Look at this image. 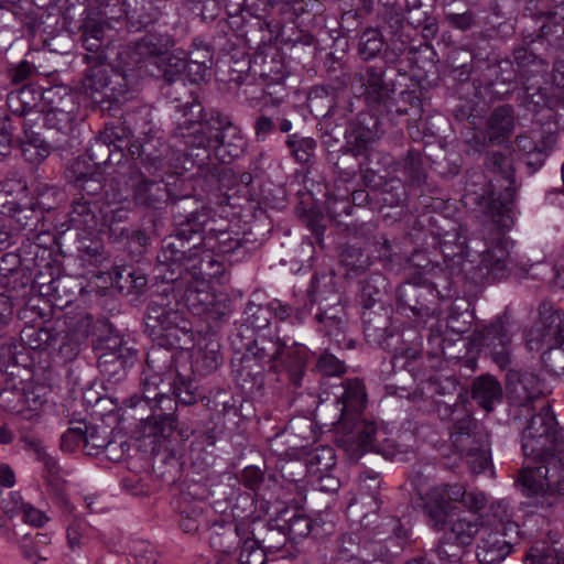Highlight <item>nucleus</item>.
Returning <instances> with one entry per match:
<instances>
[{
  "mask_svg": "<svg viewBox=\"0 0 564 564\" xmlns=\"http://www.w3.org/2000/svg\"><path fill=\"white\" fill-rule=\"evenodd\" d=\"M523 455L534 466L518 471L516 485L538 511H551L564 498V429L550 403L530 414L521 434Z\"/></svg>",
  "mask_w": 564,
  "mask_h": 564,
  "instance_id": "obj_1",
  "label": "nucleus"
},
{
  "mask_svg": "<svg viewBox=\"0 0 564 564\" xmlns=\"http://www.w3.org/2000/svg\"><path fill=\"white\" fill-rule=\"evenodd\" d=\"M180 117L173 130L175 145H184L182 169L197 167L200 174L216 177L219 167L213 155L224 164L245 153L247 142L230 116L218 109H206L197 98L176 107Z\"/></svg>",
  "mask_w": 564,
  "mask_h": 564,
  "instance_id": "obj_2",
  "label": "nucleus"
},
{
  "mask_svg": "<svg viewBox=\"0 0 564 564\" xmlns=\"http://www.w3.org/2000/svg\"><path fill=\"white\" fill-rule=\"evenodd\" d=\"M436 412L442 421L452 423L451 444L456 453L467 458L473 474L485 471L491 464L489 436L470 411L460 402L451 404L437 400Z\"/></svg>",
  "mask_w": 564,
  "mask_h": 564,
  "instance_id": "obj_3",
  "label": "nucleus"
},
{
  "mask_svg": "<svg viewBox=\"0 0 564 564\" xmlns=\"http://www.w3.org/2000/svg\"><path fill=\"white\" fill-rule=\"evenodd\" d=\"M286 343L275 330L269 329L256 333L248 354L269 364L270 369L280 376L281 381H288L294 388L302 386L306 369V354L296 341L284 351Z\"/></svg>",
  "mask_w": 564,
  "mask_h": 564,
  "instance_id": "obj_4",
  "label": "nucleus"
},
{
  "mask_svg": "<svg viewBox=\"0 0 564 564\" xmlns=\"http://www.w3.org/2000/svg\"><path fill=\"white\" fill-rule=\"evenodd\" d=\"M486 166L495 176L489 181L488 210L491 214L494 223L508 228L511 221L510 212L516 197L514 169L512 159L509 154L501 152H491L487 155ZM484 192L480 195L465 194V199H471L481 205L485 199Z\"/></svg>",
  "mask_w": 564,
  "mask_h": 564,
  "instance_id": "obj_5",
  "label": "nucleus"
},
{
  "mask_svg": "<svg viewBox=\"0 0 564 564\" xmlns=\"http://www.w3.org/2000/svg\"><path fill=\"white\" fill-rule=\"evenodd\" d=\"M203 247H208V245L174 229L162 240L156 256L155 271L158 278L165 283L163 293L169 290L182 291L184 273Z\"/></svg>",
  "mask_w": 564,
  "mask_h": 564,
  "instance_id": "obj_6",
  "label": "nucleus"
},
{
  "mask_svg": "<svg viewBox=\"0 0 564 564\" xmlns=\"http://www.w3.org/2000/svg\"><path fill=\"white\" fill-rule=\"evenodd\" d=\"M84 59L89 64L82 79V89L87 97L108 111L128 99L127 75L107 63L106 55H85Z\"/></svg>",
  "mask_w": 564,
  "mask_h": 564,
  "instance_id": "obj_7",
  "label": "nucleus"
},
{
  "mask_svg": "<svg viewBox=\"0 0 564 564\" xmlns=\"http://www.w3.org/2000/svg\"><path fill=\"white\" fill-rule=\"evenodd\" d=\"M455 242L459 251L457 253L469 254L471 251L480 254V261L477 265L479 275L488 282L499 281L510 274V257L508 250V240L501 232H497L491 239L490 245L485 242L486 249L480 250V240L467 239L466 230L462 227L455 234Z\"/></svg>",
  "mask_w": 564,
  "mask_h": 564,
  "instance_id": "obj_8",
  "label": "nucleus"
},
{
  "mask_svg": "<svg viewBox=\"0 0 564 564\" xmlns=\"http://www.w3.org/2000/svg\"><path fill=\"white\" fill-rule=\"evenodd\" d=\"M307 107L311 113L321 119L322 135L338 141L341 127L349 121L348 115L352 112L351 102L334 88L317 86L308 94Z\"/></svg>",
  "mask_w": 564,
  "mask_h": 564,
  "instance_id": "obj_9",
  "label": "nucleus"
},
{
  "mask_svg": "<svg viewBox=\"0 0 564 564\" xmlns=\"http://www.w3.org/2000/svg\"><path fill=\"white\" fill-rule=\"evenodd\" d=\"M473 345L488 354L501 369H507L512 361V321L503 313L496 316L482 328L473 333Z\"/></svg>",
  "mask_w": 564,
  "mask_h": 564,
  "instance_id": "obj_10",
  "label": "nucleus"
},
{
  "mask_svg": "<svg viewBox=\"0 0 564 564\" xmlns=\"http://www.w3.org/2000/svg\"><path fill=\"white\" fill-rule=\"evenodd\" d=\"M182 200H184L183 205L175 204L176 210L172 216L173 229L209 245L216 232V209L206 204L192 207L189 197H178V202Z\"/></svg>",
  "mask_w": 564,
  "mask_h": 564,
  "instance_id": "obj_11",
  "label": "nucleus"
},
{
  "mask_svg": "<svg viewBox=\"0 0 564 564\" xmlns=\"http://www.w3.org/2000/svg\"><path fill=\"white\" fill-rule=\"evenodd\" d=\"M481 525V519L475 514L459 513L455 517L453 512L436 549L438 556L446 560L458 557L465 547L473 544Z\"/></svg>",
  "mask_w": 564,
  "mask_h": 564,
  "instance_id": "obj_12",
  "label": "nucleus"
},
{
  "mask_svg": "<svg viewBox=\"0 0 564 564\" xmlns=\"http://www.w3.org/2000/svg\"><path fill=\"white\" fill-rule=\"evenodd\" d=\"M130 187L132 202L138 208L160 210L169 202L178 203V196L172 191L170 182L141 170H137L134 175L130 176Z\"/></svg>",
  "mask_w": 564,
  "mask_h": 564,
  "instance_id": "obj_13",
  "label": "nucleus"
},
{
  "mask_svg": "<svg viewBox=\"0 0 564 564\" xmlns=\"http://www.w3.org/2000/svg\"><path fill=\"white\" fill-rule=\"evenodd\" d=\"M505 386L510 406L516 411L524 410L527 414L536 410L535 403L544 395L541 380L530 372L508 370Z\"/></svg>",
  "mask_w": 564,
  "mask_h": 564,
  "instance_id": "obj_14",
  "label": "nucleus"
},
{
  "mask_svg": "<svg viewBox=\"0 0 564 564\" xmlns=\"http://www.w3.org/2000/svg\"><path fill=\"white\" fill-rule=\"evenodd\" d=\"M538 317L530 332L528 346L530 350H539L564 336V311L552 301L543 300L538 305Z\"/></svg>",
  "mask_w": 564,
  "mask_h": 564,
  "instance_id": "obj_15",
  "label": "nucleus"
},
{
  "mask_svg": "<svg viewBox=\"0 0 564 564\" xmlns=\"http://www.w3.org/2000/svg\"><path fill=\"white\" fill-rule=\"evenodd\" d=\"M175 44L176 41L171 34L152 29L141 37L130 41L124 48V55L129 64L142 67L149 61L167 55Z\"/></svg>",
  "mask_w": 564,
  "mask_h": 564,
  "instance_id": "obj_16",
  "label": "nucleus"
},
{
  "mask_svg": "<svg viewBox=\"0 0 564 564\" xmlns=\"http://www.w3.org/2000/svg\"><path fill=\"white\" fill-rule=\"evenodd\" d=\"M435 290L427 283L404 282L397 290L398 310L408 317L424 321L433 314Z\"/></svg>",
  "mask_w": 564,
  "mask_h": 564,
  "instance_id": "obj_17",
  "label": "nucleus"
},
{
  "mask_svg": "<svg viewBox=\"0 0 564 564\" xmlns=\"http://www.w3.org/2000/svg\"><path fill=\"white\" fill-rule=\"evenodd\" d=\"M465 492L466 489L460 484H444L431 491L425 510L429 523L433 529L437 531L445 529L447 519L456 510L453 502L462 503Z\"/></svg>",
  "mask_w": 564,
  "mask_h": 564,
  "instance_id": "obj_18",
  "label": "nucleus"
},
{
  "mask_svg": "<svg viewBox=\"0 0 564 564\" xmlns=\"http://www.w3.org/2000/svg\"><path fill=\"white\" fill-rule=\"evenodd\" d=\"M394 70L382 64L368 66L364 73L356 75L361 83L367 104L373 109H380V106L395 94V84L392 78Z\"/></svg>",
  "mask_w": 564,
  "mask_h": 564,
  "instance_id": "obj_19",
  "label": "nucleus"
},
{
  "mask_svg": "<svg viewBox=\"0 0 564 564\" xmlns=\"http://www.w3.org/2000/svg\"><path fill=\"white\" fill-rule=\"evenodd\" d=\"M217 254L207 247H203L198 254L195 257V260L191 262V265L184 273V286L185 289V301L187 306H195V301L203 303V299L200 295L207 297V293H202L197 290L192 289L188 284L189 281L187 276H191L192 280L206 281L208 279H215L220 276L225 272L224 263L217 259Z\"/></svg>",
  "mask_w": 564,
  "mask_h": 564,
  "instance_id": "obj_20",
  "label": "nucleus"
},
{
  "mask_svg": "<svg viewBox=\"0 0 564 564\" xmlns=\"http://www.w3.org/2000/svg\"><path fill=\"white\" fill-rule=\"evenodd\" d=\"M521 542L519 524H511L506 531H492L477 545L476 557L480 564H499Z\"/></svg>",
  "mask_w": 564,
  "mask_h": 564,
  "instance_id": "obj_21",
  "label": "nucleus"
},
{
  "mask_svg": "<svg viewBox=\"0 0 564 564\" xmlns=\"http://www.w3.org/2000/svg\"><path fill=\"white\" fill-rule=\"evenodd\" d=\"M308 294L312 302L318 303L319 312L315 316L316 321L337 319V323H343V319H346L341 294L335 290L332 278L314 275Z\"/></svg>",
  "mask_w": 564,
  "mask_h": 564,
  "instance_id": "obj_22",
  "label": "nucleus"
},
{
  "mask_svg": "<svg viewBox=\"0 0 564 564\" xmlns=\"http://www.w3.org/2000/svg\"><path fill=\"white\" fill-rule=\"evenodd\" d=\"M78 112L77 97L72 93H65L58 100H51L44 115V126L50 132L67 139L74 132Z\"/></svg>",
  "mask_w": 564,
  "mask_h": 564,
  "instance_id": "obj_23",
  "label": "nucleus"
},
{
  "mask_svg": "<svg viewBox=\"0 0 564 564\" xmlns=\"http://www.w3.org/2000/svg\"><path fill=\"white\" fill-rule=\"evenodd\" d=\"M514 143L520 152L519 160L529 175L538 172L552 152L556 135L553 132L517 135Z\"/></svg>",
  "mask_w": 564,
  "mask_h": 564,
  "instance_id": "obj_24",
  "label": "nucleus"
},
{
  "mask_svg": "<svg viewBox=\"0 0 564 564\" xmlns=\"http://www.w3.org/2000/svg\"><path fill=\"white\" fill-rule=\"evenodd\" d=\"M132 138V130L124 122L120 120L108 122L88 149L89 159L91 161H101L102 156L97 155L96 152H106L112 149L118 155V162H120L124 155L123 151L127 150L129 152V147L134 141Z\"/></svg>",
  "mask_w": 564,
  "mask_h": 564,
  "instance_id": "obj_25",
  "label": "nucleus"
},
{
  "mask_svg": "<svg viewBox=\"0 0 564 564\" xmlns=\"http://www.w3.org/2000/svg\"><path fill=\"white\" fill-rule=\"evenodd\" d=\"M186 315L185 304L175 302L174 306L160 301H151L147 307L144 324L150 335L158 341L169 333L174 326H177Z\"/></svg>",
  "mask_w": 564,
  "mask_h": 564,
  "instance_id": "obj_26",
  "label": "nucleus"
},
{
  "mask_svg": "<svg viewBox=\"0 0 564 564\" xmlns=\"http://www.w3.org/2000/svg\"><path fill=\"white\" fill-rule=\"evenodd\" d=\"M186 69V59L176 55H169L162 66V80L161 89L164 96L174 102H177L175 108L192 98H196L191 91L186 89L184 82V73Z\"/></svg>",
  "mask_w": 564,
  "mask_h": 564,
  "instance_id": "obj_27",
  "label": "nucleus"
},
{
  "mask_svg": "<svg viewBox=\"0 0 564 564\" xmlns=\"http://www.w3.org/2000/svg\"><path fill=\"white\" fill-rule=\"evenodd\" d=\"M176 409L177 403L172 398H163L161 403H154L150 409L151 414L140 419L143 433L167 440L177 426Z\"/></svg>",
  "mask_w": 564,
  "mask_h": 564,
  "instance_id": "obj_28",
  "label": "nucleus"
},
{
  "mask_svg": "<svg viewBox=\"0 0 564 564\" xmlns=\"http://www.w3.org/2000/svg\"><path fill=\"white\" fill-rule=\"evenodd\" d=\"M392 306H378L364 308L361 312L362 329L366 340L372 345L386 348L388 339L392 337L391 329Z\"/></svg>",
  "mask_w": 564,
  "mask_h": 564,
  "instance_id": "obj_29",
  "label": "nucleus"
},
{
  "mask_svg": "<svg viewBox=\"0 0 564 564\" xmlns=\"http://www.w3.org/2000/svg\"><path fill=\"white\" fill-rule=\"evenodd\" d=\"M33 361L30 354L13 337H7L6 330L0 332V371L8 377L32 375L30 367Z\"/></svg>",
  "mask_w": 564,
  "mask_h": 564,
  "instance_id": "obj_30",
  "label": "nucleus"
},
{
  "mask_svg": "<svg viewBox=\"0 0 564 564\" xmlns=\"http://www.w3.org/2000/svg\"><path fill=\"white\" fill-rule=\"evenodd\" d=\"M64 323L59 321L26 324L20 330V345L32 350H46L55 348L58 335L64 330Z\"/></svg>",
  "mask_w": 564,
  "mask_h": 564,
  "instance_id": "obj_31",
  "label": "nucleus"
},
{
  "mask_svg": "<svg viewBox=\"0 0 564 564\" xmlns=\"http://www.w3.org/2000/svg\"><path fill=\"white\" fill-rule=\"evenodd\" d=\"M165 145L160 138L145 135L134 140L129 147V155L133 160H139L140 164L149 175H155L160 172L165 162Z\"/></svg>",
  "mask_w": 564,
  "mask_h": 564,
  "instance_id": "obj_32",
  "label": "nucleus"
},
{
  "mask_svg": "<svg viewBox=\"0 0 564 564\" xmlns=\"http://www.w3.org/2000/svg\"><path fill=\"white\" fill-rule=\"evenodd\" d=\"M105 200H77L72 203L69 221L76 229H83L88 234L102 230L105 225Z\"/></svg>",
  "mask_w": 564,
  "mask_h": 564,
  "instance_id": "obj_33",
  "label": "nucleus"
},
{
  "mask_svg": "<svg viewBox=\"0 0 564 564\" xmlns=\"http://www.w3.org/2000/svg\"><path fill=\"white\" fill-rule=\"evenodd\" d=\"M384 435L386 432L379 430L375 422L360 420L355 424V432L349 436V441L351 447L360 454L375 452L386 456L389 454V445Z\"/></svg>",
  "mask_w": 564,
  "mask_h": 564,
  "instance_id": "obj_34",
  "label": "nucleus"
},
{
  "mask_svg": "<svg viewBox=\"0 0 564 564\" xmlns=\"http://www.w3.org/2000/svg\"><path fill=\"white\" fill-rule=\"evenodd\" d=\"M64 323V330L58 335V343L54 349L57 350L59 357L65 361L74 360L80 351V346L88 337L89 323L70 321H59Z\"/></svg>",
  "mask_w": 564,
  "mask_h": 564,
  "instance_id": "obj_35",
  "label": "nucleus"
},
{
  "mask_svg": "<svg viewBox=\"0 0 564 564\" xmlns=\"http://www.w3.org/2000/svg\"><path fill=\"white\" fill-rule=\"evenodd\" d=\"M74 186L79 191L77 200H107L108 193H104L105 176L101 172L87 173L82 163H76L72 171Z\"/></svg>",
  "mask_w": 564,
  "mask_h": 564,
  "instance_id": "obj_36",
  "label": "nucleus"
},
{
  "mask_svg": "<svg viewBox=\"0 0 564 564\" xmlns=\"http://www.w3.org/2000/svg\"><path fill=\"white\" fill-rule=\"evenodd\" d=\"M137 360L135 349H124L123 354L99 352L97 365L101 375L108 382L119 383L127 378L128 369Z\"/></svg>",
  "mask_w": 564,
  "mask_h": 564,
  "instance_id": "obj_37",
  "label": "nucleus"
},
{
  "mask_svg": "<svg viewBox=\"0 0 564 564\" xmlns=\"http://www.w3.org/2000/svg\"><path fill=\"white\" fill-rule=\"evenodd\" d=\"M364 183L371 188L376 196V205L393 207L399 205L403 199L404 186L398 178L386 180L382 176L376 177L372 173L367 172L364 175Z\"/></svg>",
  "mask_w": 564,
  "mask_h": 564,
  "instance_id": "obj_38",
  "label": "nucleus"
},
{
  "mask_svg": "<svg viewBox=\"0 0 564 564\" xmlns=\"http://www.w3.org/2000/svg\"><path fill=\"white\" fill-rule=\"evenodd\" d=\"M236 535L240 544V564H265L267 551L259 542L254 529L249 522L241 521L236 524Z\"/></svg>",
  "mask_w": 564,
  "mask_h": 564,
  "instance_id": "obj_39",
  "label": "nucleus"
},
{
  "mask_svg": "<svg viewBox=\"0 0 564 564\" xmlns=\"http://www.w3.org/2000/svg\"><path fill=\"white\" fill-rule=\"evenodd\" d=\"M471 399L486 412H492L502 402L503 389L500 381L491 375H481L471 381Z\"/></svg>",
  "mask_w": 564,
  "mask_h": 564,
  "instance_id": "obj_40",
  "label": "nucleus"
},
{
  "mask_svg": "<svg viewBox=\"0 0 564 564\" xmlns=\"http://www.w3.org/2000/svg\"><path fill=\"white\" fill-rule=\"evenodd\" d=\"M381 116H386L390 121H398L401 117L412 116L421 117L422 100L414 90H403L399 97L394 95L389 97L384 105L377 110Z\"/></svg>",
  "mask_w": 564,
  "mask_h": 564,
  "instance_id": "obj_41",
  "label": "nucleus"
},
{
  "mask_svg": "<svg viewBox=\"0 0 564 564\" xmlns=\"http://www.w3.org/2000/svg\"><path fill=\"white\" fill-rule=\"evenodd\" d=\"M164 378L145 369L141 372V394H133L123 401L126 408L134 409L139 405L151 409L154 403H161L163 398H171L160 390Z\"/></svg>",
  "mask_w": 564,
  "mask_h": 564,
  "instance_id": "obj_42",
  "label": "nucleus"
},
{
  "mask_svg": "<svg viewBox=\"0 0 564 564\" xmlns=\"http://www.w3.org/2000/svg\"><path fill=\"white\" fill-rule=\"evenodd\" d=\"M359 284L358 302L362 310L390 305L388 303L390 284L383 274L372 273L367 279L360 281Z\"/></svg>",
  "mask_w": 564,
  "mask_h": 564,
  "instance_id": "obj_43",
  "label": "nucleus"
},
{
  "mask_svg": "<svg viewBox=\"0 0 564 564\" xmlns=\"http://www.w3.org/2000/svg\"><path fill=\"white\" fill-rule=\"evenodd\" d=\"M24 139L21 140L22 156L32 164L42 163L51 153V145L33 130L35 120L28 118L23 122Z\"/></svg>",
  "mask_w": 564,
  "mask_h": 564,
  "instance_id": "obj_44",
  "label": "nucleus"
},
{
  "mask_svg": "<svg viewBox=\"0 0 564 564\" xmlns=\"http://www.w3.org/2000/svg\"><path fill=\"white\" fill-rule=\"evenodd\" d=\"M177 351L160 344L152 346L147 354L145 367L143 369L159 375L162 378L172 379L175 375V370H178L175 366Z\"/></svg>",
  "mask_w": 564,
  "mask_h": 564,
  "instance_id": "obj_45",
  "label": "nucleus"
},
{
  "mask_svg": "<svg viewBox=\"0 0 564 564\" xmlns=\"http://www.w3.org/2000/svg\"><path fill=\"white\" fill-rule=\"evenodd\" d=\"M489 141L500 143L514 130V112L511 105L498 106L492 110L487 122Z\"/></svg>",
  "mask_w": 564,
  "mask_h": 564,
  "instance_id": "obj_46",
  "label": "nucleus"
},
{
  "mask_svg": "<svg viewBox=\"0 0 564 564\" xmlns=\"http://www.w3.org/2000/svg\"><path fill=\"white\" fill-rule=\"evenodd\" d=\"M170 384L175 402L193 405L203 399V393L191 373L183 375L180 370H175Z\"/></svg>",
  "mask_w": 564,
  "mask_h": 564,
  "instance_id": "obj_47",
  "label": "nucleus"
},
{
  "mask_svg": "<svg viewBox=\"0 0 564 564\" xmlns=\"http://www.w3.org/2000/svg\"><path fill=\"white\" fill-rule=\"evenodd\" d=\"M213 239L216 243L212 245L209 242L208 246L217 256H223L228 261H239L245 257V245L239 238L234 237L230 231L216 228Z\"/></svg>",
  "mask_w": 564,
  "mask_h": 564,
  "instance_id": "obj_48",
  "label": "nucleus"
},
{
  "mask_svg": "<svg viewBox=\"0 0 564 564\" xmlns=\"http://www.w3.org/2000/svg\"><path fill=\"white\" fill-rule=\"evenodd\" d=\"M264 365L265 362L246 354L241 359L240 369L237 371L242 386L250 391H259L264 384Z\"/></svg>",
  "mask_w": 564,
  "mask_h": 564,
  "instance_id": "obj_49",
  "label": "nucleus"
},
{
  "mask_svg": "<svg viewBox=\"0 0 564 564\" xmlns=\"http://www.w3.org/2000/svg\"><path fill=\"white\" fill-rule=\"evenodd\" d=\"M360 155L352 152L351 147L345 144L337 152L329 153L328 161L333 164L334 172L343 180L348 181L356 175L360 167L358 161Z\"/></svg>",
  "mask_w": 564,
  "mask_h": 564,
  "instance_id": "obj_50",
  "label": "nucleus"
},
{
  "mask_svg": "<svg viewBox=\"0 0 564 564\" xmlns=\"http://www.w3.org/2000/svg\"><path fill=\"white\" fill-rule=\"evenodd\" d=\"M30 276L19 272L1 273L0 272V294L21 305V300L30 291Z\"/></svg>",
  "mask_w": 564,
  "mask_h": 564,
  "instance_id": "obj_51",
  "label": "nucleus"
},
{
  "mask_svg": "<svg viewBox=\"0 0 564 564\" xmlns=\"http://www.w3.org/2000/svg\"><path fill=\"white\" fill-rule=\"evenodd\" d=\"M22 383L19 378L8 377L6 387L0 391V405L8 412L23 414L26 412Z\"/></svg>",
  "mask_w": 564,
  "mask_h": 564,
  "instance_id": "obj_52",
  "label": "nucleus"
},
{
  "mask_svg": "<svg viewBox=\"0 0 564 564\" xmlns=\"http://www.w3.org/2000/svg\"><path fill=\"white\" fill-rule=\"evenodd\" d=\"M340 263L347 269V275H359L368 270L371 260L360 246L347 242L340 252Z\"/></svg>",
  "mask_w": 564,
  "mask_h": 564,
  "instance_id": "obj_53",
  "label": "nucleus"
},
{
  "mask_svg": "<svg viewBox=\"0 0 564 564\" xmlns=\"http://www.w3.org/2000/svg\"><path fill=\"white\" fill-rule=\"evenodd\" d=\"M283 527L281 518L279 517L268 521L263 530L259 531L257 536L267 552H276L286 544L289 536Z\"/></svg>",
  "mask_w": 564,
  "mask_h": 564,
  "instance_id": "obj_54",
  "label": "nucleus"
},
{
  "mask_svg": "<svg viewBox=\"0 0 564 564\" xmlns=\"http://www.w3.org/2000/svg\"><path fill=\"white\" fill-rule=\"evenodd\" d=\"M159 343L175 351L189 349L194 346L191 322L185 316L177 326H174L169 333H165Z\"/></svg>",
  "mask_w": 564,
  "mask_h": 564,
  "instance_id": "obj_55",
  "label": "nucleus"
},
{
  "mask_svg": "<svg viewBox=\"0 0 564 564\" xmlns=\"http://www.w3.org/2000/svg\"><path fill=\"white\" fill-rule=\"evenodd\" d=\"M285 143L296 162L305 165H313L315 163V151L317 148L315 139L294 133L288 137Z\"/></svg>",
  "mask_w": 564,
  "mask_h": 564,
  "instance_id": "obj_56",
  "label": "nucleus"
},
{
  "mask_svg": "<svg viewBox=\"0 0 564 564\" xmlns=\"http://www.w3.org/2000/svg\"><path fill=\"white\" fill-rule=\"evenodd\" d=\"M285 432L293 438L294 447H306L316 440L314 422L306 416L291 419Z\"/></svg>",
  "mask_w": 564,
  "mask_h": 564,
  "instance_id": "obj_57",
  "label": "nucleus"
},
{
  "mask_svg": "<svg viewBox=\"0 0 564 564\" xmlns=\"http://www.w3.org/2000/svg\"><path fill=\"white\" fill-rule=\"evenodd\" d=\"M402 170L412 185H421L427 178L424 158L420 150L409 149L402 159Z\"/></svg>",
  "mask_w": 564,
  "mask_h": 564,
  "instance_id": "obj_58",
  "label": "nucleus"
},
{
  "mask_svg": "<svg viewBox=\"0 0 564 564\" xmlns=\"http://www.w3.org/2000/svg\"><path fill=\"white\" fill-rule=\"evenodd\" d=\"M223 354L217 341H209L197 351L195 358L196 370L206 376L215 372L223 365Z\"/></svg>",
  "mask_w": 564,
  "mask_h": 564,
  "instance_id": "obj_59",
  "label": "nucleus"
},
{
  "mask_svg": "<svg viewBox=\"0 0 564 564\" xmlns=\"http://www.w3.org/2000/svg\"><path fill=\"white\" fill-rule=\"evenodd\" d=\"M289 513L290 511L285 510L280 516L289 540L296 541L299 539L306 538L312 530V520L310 517L299 511H293L290 517Z\"/></svg>",
  "mask_w": 564,
  "mask_h": 564,
  "instance_id": "obj_60",
  "label": "nucleus"
},
{
  "mask_svg": "<svg viewBox=\"0 0 564 564\" xmlns=\"http://www.w3.org/2000/svg\"><path fill=\"white\" fill-rule=\"evenodd\" d=\"M344 133L347 139L346 145L351 147V151L357 154H364L375 137L372 130L364 127L360 122H350Z\"/></svg>",
  "mask_w": 564,
  "mask_h": 564,
  "instance_id": "obj_61",
  "label": "nucleus"
},
{
  "mask_svg": "<svg viewBox=\"0 0 564 564\" xmlns=\"http://www.w3.org/2000/svg\"><path fill=\"white\" fill-rule=\"evenodd\" d=\"M524 564H564V555L545 542L533 544L524 556Z\"/></svg>",
  "mask_w": 564,
  "mask_h": 564,
  "instance_id": "obj_62",
  "label": "nucleus"
},
{
  "mask_svg": "<svg viewBox=\"0 0 564 564\" xmlns=\"http://www.w3.org/2000/svg\"><path fill=\"white\" fill-rule=\"evenodd\" d=\"M541 361L543 366L555 375H564V336L563 339L543 345Z\"/></svg>",
  "mask_w": 564,
  "mask_h": 564,
  "instance_id": "obj_63",
  "label": "nucleus"
},
{
  "mask_svg": "<svg viewBox=\"0 0 564 564\" xmlns=\"http://www.w3.org/2000/svg\"><path fill=\"white\" fill-rule=\"evenodd\" d=\"M540 39L547 41L550 45L557 48L564 47V17L556 13L549 14L546 21L540 29Z\"/></svg>",
  "mask_w": 564,
  "mask_h": 564,
  "instance_id": "obj_64",
  "label": "nucleus"
}]
</instances>
